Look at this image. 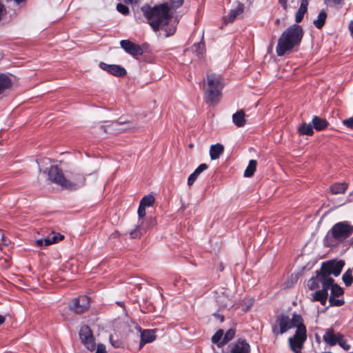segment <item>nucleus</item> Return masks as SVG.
I'll return each instance as SVG.
<instances>
[{"label": "nucleus", "instance_id": "nucleus-1", "mask_svg": "<svg viewBox=\"0 0 353 353\" xmlns=\"http://www.w3.org/2000/svg\"><path fill=\"white\" fill-rule=\"evenodd\" d=\"M183 3V0H171L154 7L144 5L141 7V11L154 31L162 29L165 32V37H170L176 32V25L170 23L173 12Z\"/></svg>", "mask_w": 353, "mask_h": 353}, {"label": "nucleus", "instance_id": "nucleus-2", "mask_svg": "<svg viewBox=\"0 0 353 353\" xmlns=\"http://www.w3.org/2000/svg\"><path fill=\"white\" fill-rule=\"evenodd\" d=\"M303 37V30L298 24H293L285 30L279 38L276 48V54L283 56L287 52L299 46Z\"/></svg>", "mask_w": 353, "mask_h": 353}, {"label": "nucleus", "instance_id": "nucleus-3", "mask_svg": "<svg viewBox=\"0 0 353 353\" xmlns=\"http://www.w3.org/2000/svg\"><path fill=\"white\" fill-rule=\"evenodd\" d=\"M345 265L343 261L340 260L338 261L330 260L323 262L319 270H317V279L322 283V289L323 291L327 292L329 289L332 288L334 285V279L330 276L333 274L338 276Z\"/></svg>", "mask_w": 353, "mask_h": 353}, {"label": "nucleus", "instance_id": "nucleus-4", "mask_svg": "<svg viewBox=\"0 0 353 353\" xmlns=\"http://www.w3.org/2000/svg\"><path fill=\"white\" fill-rule=\"evenodd\" d=\"M223 86V79L220 74L214 73L207 74L206 81H204L205 103L210 105H216L221 99Z\"/></svg>", "mask_w": 353, "mask_h": 353}, {"label": "nucleus", "instance_id": "nucleus-5", "mask_svg": "<svg viewBox=\"0 0 353 353\" xmlns=\"http://www.w3.org/2000/svg\"><path fill=\"white\" fill-rule=\"evenodd\" d=\"M353 234V225L347 221L335 223L324 239L325 245L333 247L343 242Z\"/></svg>", "mask_w": 353, "mask_h": 353}, {"label": "nucleus", "instance_id": "nucleus-6", "mask_svg": "<svg viewBox=\"0 0 353 353\" xmlns=\"http://www.w3.org/2000/svg\"><path fill=\"white\" fill-rule=\"evenodd\" d=\"M299 326H305L301 315L293 314L290 319L287 315L281 314L276 318L275 323L272 325V332L274 336H277L294 327L297 330Z\"/></svg>", "mask_w": 353, "mask_h": 353}, {"label": "nucleus", "instance_id": "nucleus-7", "mask_svg": "<svg viewBox=\"0 0 353 353\" xmlns=\"http://www.w3.org/2000/svg\"><path fill=\"white\" fill-rule=\"evenodd\" d=\"M48 177L50 181H52L54 183H56L62 187L70 189V190H74L77 189L79 187H81L85 183V177L83 176L79 175L80 181L75 183H70L69 180H67L63 174L62 173V171L57 167V166H51L49 171H48Z\"/></svg>", "mask_w": 353, "mask_h": 353}, {"label": "nucleus", "instance_id": "nucleus-8", "mask_svg": "<svg viewBox=\"0 0 353 353\" xmlns=\"http://www.w3.org/2000/svg\"><path fill=\"white\" fill-rule=\"evenodd\" d=\"M323 339L330 346H334L338 344L346 351L350 349V345L347 343L344 336L341 333L336 332L332 327H330L325 330Z\"/></svg>", "mask_w": 353, "mask_h": 353}, {"label": "nucleus", "instance_id": "nucleus-9", "mask_svg": "<svg viewBox=\"0 0 353 353\" xmlns=\"http://www.w3.org/2000/svg\"><path fill=\"white\" fill-rule=\"evenodd\" d=\"M305 326H299L296 330L293 336L288 339L290 347L292 352L301 350L303 348V345L307 339Z\"/></svg>", "mask_w": 353, "mask_h": 353}, {"label": "nucleus", "instance_id": "nucleus-10", "mask_svg": "<svg viewBox=\"0 0 353 353\" xmlns=\"http://www.w3.org/2000/svg\"><path fill=\"white\" fill-rule=\"evenodd\" d=\"M79 337L81 343L90 351L96 349V343L92 335V332L88 325H83L79 330Z\"/></svg>", "mask_w": 353, "mask_h": 353}, {"label": "nucleus", "instance_id": "nucleus-11", "mask_svg": "<svg viewBox=\"0 0 353 353\" xmlns=\"http://www.w3.org/2000/svg\"><path fill=\"white\" fill-rule=\"evenodd\" d=\"M70 307L76 314H82L90 307V298L87 296H80L75 298L73 299Z\"/></svg>", "mask_w": 353, "mask_h": 353}, {"label": "nucleus", "instance_id": "nucleus-12", "mask_svg": "<svg viewBox=\"0 0 353 353\" xmlns=\"http://www.w3.org/2000/svg\"><path fill=\"white\" fill-rule=\"evenodd\" d=\"M121 47L133 57L141 56L143 53V50L141 46L134 43L130 40H121L120 41Z\"/></svg>", "mask_w": 353, "mask_h": 353}, {"label": "nucleus", "instance_id": "nucleus-13", "mask_svg": "<svg viewBox=\"0 0 353 353\" xmlns=\"http://www.w3.org/2000/svg\"><path fill=\"white\" fill-rule=\"evenodd\" d=\"M230 353H250L251 347L249 343L244 339H239L230 345Z\"/></svg>", "mask_w": 353, "mask_h": 353}, {"label": "nucleus", "instance_id": "nucleus-14", "mask_svg": "<svg viewBox=\"0 0 353 353\" xmlns=\"http://www.w3.org/2000/svg\"><path fill=\"white\" fill-rule=\"evenodd\" d=\"M99 68L115 77H122L127 74L126 70L119 65H110L104 62H100Z\"/></svg>", "mask_w": 353, "mask_h": 353}, {"label": "nucleus", "instance_id": "nucleus-15", "mask_svg": "<svg viewBox=\"0 0 353 353\" xmlns=\"http://www.w3.org/2000/svg\"><path fill=\"white\" fill-rule=\"evenodd\" d=\"M64 239V236L59 234L56 233L54 232H52L51 234H50L48 236L44 238L38 239L36 241V245L38 247L43 248L45 246H48L54 243H57L59 241L63 240Z\"/></svg>", "mask_w": 353, "mask_h": 353}, {"label": "nucleus", "instance_id": "nucleus-16", "mask_svg": "<svg viewBox=\"0 0 353 353\" xmlns=\"http://www.w3.org/2000/svg\"><path fill=\"white\" fill-rule=\"evenodd\" d=\"M156 339L155 332L154 330H144L141 332V342L139 350L142 349L146 343H152Z\"/></svg>", "mask_w": 353, "mask_h": 353}, {"label": "nucleus", "instance_id": "nucleus-17", "mask_svg": "<svg viewBox=\"0 0 353 353\" xmlns=\"http://www.w3.org/2000/svg\"><path fill=\"white\" fill-rule=\"evenodd\" d=\"M208 165L206 163L200 164L195 170L188 176V186H191L195 181L197 179L199 176L201 172L207 170Z\"/></svg>", "mask_w": 353, "mask_h": 353}, {"label": "nucleus", "instance_id": "nucleus-18", "mask_svg": "<svg viewBox=\"0 0 353 353\" xmlns=\"http://www.w3.org/2000/svg\"><path fill=\"white\" fill-rule=\"evenodd\" d=\"M244 6L242 3H238L236 7L234 9H232L229 14L225 17V21L227 23L233 22L236 17L241 14L243 12Z\"/></svg>", "mask_w": 353, "mask_h": 353}, {"label": "nucleus", "instance_id": "nucleus-19", "mask_svg": "<svg viewBox=\"0 0 353 353\" xmlns=\"http://www.w3.org/2000/svg\"><path fill=\"white\" fill-rule=\"evenodd\" d=\"M245 117V114L244 111L243 110H240L235 112L234 114H233L232 122L236 126L239 128L243 127L245 125L246 123Z\"/></svg>", "mask_w": 353, "mask_h": 353}, {"label": "nucleus", "instance_id": "nucleus-20", "mask_svg": "<svg viewBox=\"0 0 353 353\" xmlns=\"http://www.w3.org/2000/svg\"><path fill=\"white\" fill-rule=\"evenodd\" d=\"M224 151L223 145L220 143L212 145L210 148V156L212 160H216Z\"/></svg>", "mask_w": 353, "mask_h": 353}, {"label": "nucleus", "instance_id": "nucleus-21", "mask_svg": "<svg viewBox=\"0 0 353 353\" xmlns=\"http://www.w3.org/2000/svg\"><path fill=\"white\" fill-rule=\"evenodd\" d=\"M312 296V301H319L322 305H325L327 299V292L320 290L313 293Z\"/></svg>", "mask_w": 353, "mask_h": 353}, {"label": "nucleus", "instance_id": "nucleus-22", "mask_svg": "<svg viewBox=\"0 0 353 353\" xmlns=\"http://www.w3.org/2000/svg\"><path fill=\"white\" fill-rule=\"evenodd\" d=\"M12 85V79L5 74H0V96Z\"/></svg>", "mask_w": 353, "mask_h": 353}, {"label": "nucleus", "instance_id": "nucleus-23", "mask_svg": "<svg viewBox=\"0 0 353 353\" xmlns=\"http://www.w3.org/2000/svg\"><path fill=\"white\" fill-rule=\"evenodd\" d=\"M312 126L317 131H321L326 128L328 125V122L322 118L314 116L312 121Z\"/></svg>", "mask_w": 353, "mask_h": 353}, {"label": "nucleus", "instance_id": "nucleus-24", "mask_svg": "<svg viewBox=\"0 0 353 353\" xmlns=\"http://www.w3.org/2000/svg\"><path fill=\"white\" fill-rule=\"evenodd\" d=\"M347 188L346 183H335L330 186V191L334 194H343Z\"/></svg>", "mask_w": 353, "mask_h": 353}, {"label": "nucleus", "instance_id": "nucleus-25", "mask_svg": "<svg viewBox=\"0 0 353 353\" xmlns=\"http://www.w3.org/2000/svg\"><path fill=\"white\" fill-rule=\"evenodd\" d=\"M298 132L301 135L312 136L314 134L313 126L310 123H301L298 128Z\"/></svg>", "mask_w": 353, "mask_h": 353}, {"label": "nucleus", "instance_id": "nucleus-26", "mask_svg": "<svg viewBox=\"0 0 353 353\" xmlns=\"http://www.w3.org/2000/svg\"><path fill=\"white\" fill-rule=\"evenodd\" d=\"M235 334H236V330L234 328L229 329L223 334L222 341L218 343V347H221L223 345H225L226 343H228L229 341H230L234 337Z\"/></svg>", "mask_w": 353, "mask_h": 353}, {"label": "nucleus", "instance_id": "nucleus-27", "mask_svg": "<svg viewBox=\"0 0 353 353\" xmlns=\"http://www.w3.org/2000/svg\"><path fill=\"white\" fill-rule=\"evenodd\" d=\"M307 6L308 5H306L305 3L300 4V6L299 8L298 11L296 13L295 17V21L296 23H300L303 20L304 15L307 10Z\"/></svg>", "mask_w": 353, "mask_h": 353}, {"label": "nucleus", "instance_id": "nucleus-28", "mask_svg": "<svg viewBox=\"0 0 353 353\" xmlns=\"http://www.w3.org/2000/svg\"><path fill=\"white\" fill-rule=\"evenodd\" d=\"M327 18V14L324 11L320 12L317 19L314 21V25L318 29H321L325 24Z\"/></svg>", "mask_w": 353, "mask_h": 353}, {"label": "nucleus", "instance_id": "nucleus-29", "mask_svg": "<svg viewBox=\"0 0 353 353\" xmlns=\"http://www.w3.org/2000/svg\"><path fill=\"white\" fill-rule=\"evenodd\" d=\"M256 164H257L256 161H255V160L250 161L249 164L244 172V176L245 177H251L253 176V174L256 170Z\"/></svg>", "mask_w": 353, "mask_h": 353}, {"label": "nucleus", "instance_id": "nucleus-30", "mask_svg": "<svg viewBox=\"0 0 353 353\" xmlns=\"http://www.w3.org/2000/svg\"><path fill=\"white\" fill-rule=\"evenodd\" d=\"M154 201H155L154 196L153 195L148 194V195L143 196L141 199L139 204L145 208L150 207L153 205Z\"/></svg>", "mask_w": 353, "mask_h": 353}, {"label": "nucleus", "instance_id": "nucleus-31", "mask_svg": "<svg viewBox=\"0 0 353 353\" xmlns=\"http://www.w3.org/2000/svg\"><path fill=\"white\" fill-rule=\"evenodd\" d=\"M141 225L142 222L138 223V225H137L136 228L130 232V236L131 239L139 238L143 234V233L145 232V230L141 227Z\"/></svg>", "mask_w": 353, "mask_h": 353}, {"label": "nucleus", "instance_id": "nucleus-32", "mask_svg": "<svg viewBox=\"0 0 353 353\" xmlns=\"http://www.w3.org/2000/svg\"><path fill=\"white\" fill-rule=\"evenodd\" d=\"M192 51L196 53V56L200 57L203 55L205 50V44L203 42H199L194 44L192 48Z\"/></svg>", "mask_w": 353, "mask_h": 353}, {"label": "nucleus", "instance_id": "nucleus-33", "mask_svg": "<svg viewBox=\"0 0 353 353\" xmlns=\"http://www.w3.org/2000/svg\"><path fill=\"white\" fill-rule=\"evenodd\" d=\"M343 281L346 286L352 285L353 281L352 272L351 270H347L343 275Z\"/></svg>", "mask_w": 353, "mask_h": 353}, {"label": "nucleus", "instance_id": "nucleus-34", "mask_svg": "<svg viewBox=\"0 0 353 353\" xmlns=\"http://www.w3.org/2000/svg\"><path fill=\"white\" fill-rule=\"evenodd\" d=\"M223 334H224L223 330H222V329L218 330L216 332V333L212 336V342L214 343H216L218 345V343L222 341L221 339H223Z\"/></svg>", "mask_w": 353, "mask_h": 353}, {"label": "nucleus", "instance_id": "nucleus-35", "mask_svg": "<svg viewBox=\"0 0 353 353\" xmlns=\"http://www.w3.org/2000/svg\"><path fill=\"white\" fill-rule=\"evenodd\" d=\"M343 290L337 284H334L332 285V288H331V295L334 297L335 296H340L343 294Z\"/></svg>", "mask_w": 353, "mask_h": 353}, {"label": "nucleus", "instance_id": "nucleus-36", "mask_svg": "<svg viewBox=\"0 0 353 353\" xmlns=\"http://www.w3.org/2000/svg\"><path fill=\"white\" fill-rule=\"evenodd\" d=\"M319 280L317 279V275L316 277L311 278L308 281V288L310 290H314L319 288Z\"/></svg>", "mask_w": 353, "mask_h": 353}, {"label": "nucleus", "instance_id": "nucleus-37", "mask_svg": "<svg viewBox=\"0 0 353 353\" xmlns=\"http://www.w3.org/2000/svg\"><path fill=\"white\" fill-rule=\"evenodd\" d=\"M330 306H342L344 305L345 301L343 299H336L334 296H330L329 298Z\"/></svg>", "mask_w": 353, "mask_h": 353}, {"label": "nucleus", "instance_id": "nucleus-38", "mask_svg": "<svg viewBox=\"0 0 353 353\" xmlns=\"http://www.w3.org/2000/svg\"><path fill=\"white\" fill-rule=\"evenodd\" d=\"M117 10L119 12L121 13L122 14L127 15L130 12V10L128 7L124 4L122 3H118L117 6Z\"/></svg>", "mask_w": 353, "mask_h": 353}, {"label": "nucleus", "instance_id": "nucleus-39", "mask_svg": "<svg viewBox=\"0 0 353 353\" xmlns=\"http://www.w3.org/2000/svg\"><path fill=\"white\" fill-rule=\"evenodd\" d=\"M138 215L139 217V223H143V218L145 216V207H143L139 204L138 208Z\"/></svg>", "mask_w": 353, "mask_h": 353}, {"label": "nucleus", "instance_id": "nucleus-40", "mask_svg": "<svg viewBox=\"0 0 353 353\" xmlns=\"http://www.w3.org/2000/svg\"><path fill=\"white\" fill-rule=\"evenodd\" d=\"M0 237H1V243L2 245L5 246H8L10 243V239H8L0 230Z\"/></svg>", "mask_w": 353, "mask_h": 353}, {"label": "nucleus", "instance_id": "nucleus-41", "mask_svg": "<svg viewBox=\"0 0 353 353\" xmlns=\"http://www.w3.org/2000/svg\"><path fill=\"white\" fill-rule=\"evenodd\" d=\"M343 123L347 128L353 129V117L343 120Z\"/></svg>", "mask_w": 353, "mask_h": 353}, {"label": "nucleus", "instance_id": "nucleus-42", "mask_svg": "<svg viewBox=\"0 0 353 353\" xmlns=\"http://www.w3.org/2000/svg\"><path fill=\"white\" fill-rule=\"evenodd\" d=\"M96 353H107L105 346L101 343L97 347Z\"/></svg>", "mask_w": 353, "mask_h": 353}, {"label": "nucleus", "instance_id": "nucleus-43", "mask_svg": "<svg viewBox=\"0 0 353 353\" xmlns=\"http://www.w3.org/2000/svg\"><path fill=\"white\" fill-rule=\"evenodd\" d=\"M6 10L4 7V6L0 2V20L2 19L3 16L6 14Z\"/></svg>", "mask_w": 353, "mask_h": 353}, {"label": "nucleus", "instance_id": "nucleus-44", "mask_svg": "<svg viewBox=\"0 0 353 353\" xmlns=\"http://www.w3.org/2000/svg\"><path fill=\"white\" fill-rule=\"evenodd\" d=\"M79 175H81V174H76L75 175H74L72 178V181H70V182L73 183L78 182L79 181H80ZM81 176H83V175L81 174Z\"/></svg>", "mask_w": 353, "mask_h": 353}, {"label": "nucleus", "instance_id": "nucleus-45", "mask_svg": "<svg viewBox=\"0 0 353 353\" xmlns=\"http://www.w3.org/2000/svg\"><path fill=\"white\" fill-rule=\"evenodd\" d=\"M279 2L281 4L284 10L288 8V0H279Z\"/></svg>", "mask_w": 353, "mask_h": 353}, {"label": "nucleus", "instance_id": "nucleus-46", "mask_svg": "<svg viewBox=\"0 0 353 353\" xmlns=\"http://www.w3.org/2000/svg\"><path fill=\"white\" fill-rule=\"evenodd\" d=\"M140 0H123L124 3L128 4H137Z\"/></svg>", "mask_w": 353, "mask_h": 353}, {"label": "nucleus", "instance_id": "nucleus-47", "mask_svg": "<svg viewBox=\"0 0 353 353\" xmlns=\"http://www.w3.org/2000/svg\"><path fill=\"white\" fill-rule=\"evenodd\" d=\"M348 28H349V30L350 31L351 34L353 35V21H352L350 23Z\"/></svg>", "mask_w": 353, "mask_h": 353}, {"label": "nucleus", "instance_id": "nucleus-48", "mask_svg": "<svg viewBox=\"0 0 353 353\" xmlns=\"http://www.w3.org/2000/svg\"><path fill=\"white\" fill-rule=\"evenodd\" d=\"M353 201V191L349 194V197L347 199V202Z\"/></svg>", "mask_w": 353, "mask_h": 353}, {"label": "nucleus", "instance_id": "nucleus-49", "mask_svg": "<svg viewBox=\"0 0 353 353\" xmlns=\"http://www.w3.org/2000/svg\"><path fill=\"white\" fill-rule=\"evenodd\" d=\"M330 2L334 3L335 4H339L341 3L343 0H328Z\"/></svg>", "mask_w": 353, "mask_h": 353}, {"label": "nucleus", "instance_id": "nucleus-50", "mask_svg": "<svg viewBox=\"0 0 353 353\" xmlns=\"http://www.w3.org/2000/svg\"><path fill=\"white\" fill-rule=\"evenodd\" d=\"M6 318L3 315H0V325L3 324L5 322Z\"/></svg>", "mask_w": 353, "mask_h": 353}, {"label": "nucleus", "instance_id": "nucleus-51", "mask_svg": "<svg viewBox=\"0 0 353 353\" xmlns=\"http://www.w3.org/2000/svg\"><path fill=\"white\" fill-rule=\"evenodd\" d=\"M99 128H100V130H102L105 133L107 132L106 127L104 125H101Z\"/></svg>", "mask_w": 353, "mask_h": 353}, {"label": "nucleus", "instance_id": "nucleus-52", "mask_svg": "<svg viewBox=\"0 0 353 353\" xmlns=\"http://www.w3.org/2000/svg\"><path fill=\"white\" fill-rule=\"evenodd\" d=\"M301 3L309 4V0H301Z\"/></svg>", "mask_w": 353, "mask_h": 353}, {"label": "nucleus", "instance_id": "nucleus-53", "mask_svg": "<svg viewBox=\"0 0 353 353\" xmlns=\"http://www.w3.org/2000/svg\"><path fill=\"white\" fill-rule=\"evenodd\" d=\"M349 244L350 246H352L353 248V236L350 239V240L349 241Z\"/></svg>", "mask_w": 353, "mask_h": 353}, {"label": "nucleus", "instance_id": "nucleus-54", "mask_svg": "<svg viewBox=\"0 0 353 353\" xmlns=\"http://www.w3.org/2000/svg\"><path fill=\"white\" fill-rule=\"evenodd\" d=\"M112 345H113V346H114V347H119V343H113V342L112 341Z\"/></svg>", "mask_w": 353, "mask_h": 353}, {"label": "nucleus", "instance_id": "nucleus-55", "mask_svg": "<svg viewBox=\"0 0 353 353\" xmlns=\"http://www.w3.org/2000/svg\"><path fill=\"white\" fill-rule=\"evenodd\" d=\"M117 304L120 306H123V303L122 302H118Z\"/></svg>", "mask_w": 353, "mask_h": 353}, {"label": "nucleus", "instance_id": "nucleus-56", "mask_svg": "<svg viewBox=\"0 0 353 353\" xmlns=\"http://www.w3.org/2000/svg\"><path fill=\"white\" fill-rule=\"evenodd\" d=\"M294 353H301L300 350H296V352H294Z\"/></svg>", "mask_w": 353, "mask_h": 353}, {"label": "nucleus", "instance_id": "nucleus-57", "mask_svg": "<svg viewBox=\"0 0 353 353\" xmlns=\"http://www.w3.org/2000/svg\"><path fill=\"white\" fill-rule=\"evenodd\" d=\"M227 305H228L227 303H225L223 306L226 307Z\"/></svg>", "mask_w": 353, "mask_h": 353}, {"label": "nucleus", "instance_id": "nucleus-58", "mask_svg": "<svg viewBox=\"0 0 353 353\" xmlns=\"http://www.w3.org/2000/svg\"><path fill=\"white\" fill-rule=\"evenodd\" d=\"M214 353H219V352H215Z\"/></svg>", "mask_w": 353, "mask_h": 353}]
</instances>
